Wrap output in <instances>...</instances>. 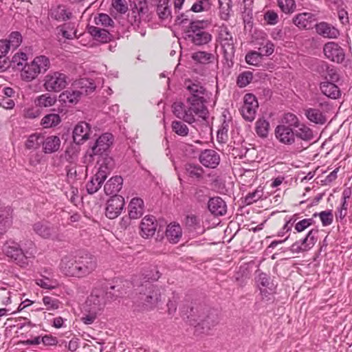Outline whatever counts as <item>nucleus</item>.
Here are the masks:
<instances>
[{
  "label": "nucleus",
  "mask_w": 352,
  "mask_h": 352,
  "mask_svg": "<svg viewBox=\"0 0 352 352\" xmlns=\"http://www.w3.org/2000/svg\"><path fill=\"white\" fill-rule=\"evenodd\" d=\"M258 103L256 98L252 94H246L243 98V104L241 107V114L244 119L252 121L255 118Z\"/></svg>",
  "instance_id": "ddd939ff"
},
{
  "label": "nucleus",
  "mask_w": 352,
  "mask_h": 352,
  "mask_svg": "<svg viewBox=\"0 0 352 352\" xmlns=\"http://www.w3.org/2000/svg\"><path fill=\"white\" fill-rule=\"evenodd\" d=\"M28 60V56L24 52L15 54L12 58V63L17 69L21 70V67L24 66V63Z\"/></svg>",
  "instance_id": "864d4df0"
},
{
  "label": "nucleus",
  "mask_w": 352,
  "mask_h": 352,
  "mask_svg": "<svg viewBox=\"0 0 352 352\" xmlns=\"http://www.w3.org/2000/svg\"><path fill=\"white\" fill-rule=\"evenodd\" d=\"M3 251L7 256L14 259L18 263H24V259L34 256L36 250L34 244L29 242L28 249H23L21 245L14 241H9L3 246Z\"/></svg>",
  "instance_id": "20e7f679"
},
{
  "label": "nucleus",
  "mask_w": 352,
  "mask_h": 352,
  "mask_svg": "<svg viewBox=\"0 0 352 352\" xmlns=\"http://www.w3.org/2000/svg\"><path fill=\"white\" fill-rule=\"evenodd\" d=\"M22 41V36L18 32H13L9 36V39L7 42H9L10 47L12 49H16Z\"/></svg>",
  "instance_id": "680f3d73"
},
{
  "label": "nucleus",
  "mask_w": 352,
  "mask_h": 352,
  "mask_svg": "<svg viewBox=\"0 0 352 352\" xmlns=\"http://www.w3.org/2000/svg\"><path fill=\"white\" fill-rule=\"evenodd\" d=\"M138 300L144 309H154L161 300L160 289L148 281H145L138 288Z\"/></svg>",
  "instance_id": "7ed1b4c3"
},
{
  "label": "nucleus",
  "mask_w": 352,
  "mask_h": 352,
  "mask_svg": "<svg viewBox=\"0 0 352 352\" xmlns=\"http://www.w3.org/2000/svg\"><path fill=\"white\" fill-rule=\"evenodd\" d=\"M188 175L193 178H201L203 175V169L201 166L194 164H188L186 166Z\"/></svg>",
  "instance_id": "13d9d810"
},
{
  "label": "nucleus",
  "mask_w": 352,
  "mask_h": 352,
  "mask_svg": "<svg viewBox=\"0 0 352 352\" xmlns=\"http://www.w3.org/2000/svg\"><path fill=\"white\" fill-rule=\"evenodd\" d=\"M50 67V59L43 55L36 56L29 63H25L21 69V78L25 82L36 79L41 73H44Z\"/></svg>",
  "instance_id": "f03ea898"
},
{
  "label": "nucleus",
  "mask_w": 352,
  "mask_h": 352,
  "mask_svg": "<svg viewBox=\"0 0 352 352\" xmlns=\"http://www.w3.org/2000/svg\"><path fill=\"white\" fill-rule=\"evenodd\" d=\"M61 122L60 117L56 113L45 115L41 121V125L45 129L56 126Z\"/></svg>",
  "instance_id": "58836bf2"
},
{
  "label": "nucleus",
  "mask_w": 352,
  "mask_h": 352,
  "mask_svg": "<svg viewBox=\"0 0 352 352\" xmlns=\"http://www.w3.org/2000/svg\"><path fill=\"white\" fill-rule=\"evenodd\" d=\"M77 256L66 255L63 256L59 264L60 272L66 276L76 277Z\"/></svg>",
  "instance_id": "a211bd4d"
},
{
  "label": "nucleus",
  "mask_w": 352,
  "mask_h": 352,
  "mask_svg": "<svg viewBox=\"0 0 352 352\" xmlns=\"http://www.w3.org/2000/svg\"><path fill=\"white\" fill-rule=\"evenodd\" d=\"M60 140L56 135H50L42 140L43 151L46 154H50L58 151Z\"/></svg>",
  "instance_id": "c756f323"
},
{
  "label": "nucleus",
  "mask_w": 352,
  "mask_h": 352,
  "mask_svg": "<svg viewBox=\"0 0 352 352\" xmlns=\"http://www.w3.org/2000/svg\"><path fill=\"white\" fill-rule=\"evenodd\" d=\"M148 6L146 3L139 2L131 9L129 15V21L133 26L142 25V22L146 23L147 18Z\"/></svg>",
  "instance_id": "2eb2a0df"
},
{
  "label": "nucleus",
  "mask_w": 352,
  "mask_h": 352,
  "mask_svg": "<svg viewBox=\"0 0 352 352\" xmlns=\"http://www.w3.org/2000/svg\"><path fill=\"white\" fill-rule=\"evenodd\" d=\"M172 129L175 133L180 136H186L188 133V126L181 121H173Z\"/></svg>",
  "instance_id": "5fc2aeb1"
},
{
  "label": "nucleus",
  "mask_w": 352,
  "mask_h": 352,
  "mask_svg": "<svg viewBox=\"0 0 352 352\" xmlns=\"http://www.w3.org/2000/svg\"><path fill=\"white\" fill-rule=\"evenodd\" d=\"M276 138L282 144L292 145L295 142V134L292 128L285 124L278 125L274 131Z\"/></svg>",
  "instance_id": "dca6fc26"
},
{
  "label": "nucleus",
  "mask_w": 352,
  "mask_h": 352,
  "mask_svg": "<svg viewBox=\"0 0 352 352\" xmlns=\"http://www.w3.org/2000/svg\"><path fill=\"white\" fill-rule=\"evenodd\" d=\"M68 76L60 72H50L43 79V87L49 92H60L68 85Z\"/></svg>",
  "instance_id": "423d86ee"
},
{
  "label": "nucleus",
  "mask_w": 352,
  "mask_h": 352,
  "mask_svg": "<svg viewBox=\"0 0 352 352\" xmlns=\"http://www.w3.org/2000/svg\"><path fill=\"white\" fill-rule=\"evenodd\" d=\"M200 322L203 327L210 329L211 327L216 326L219 322V316L216 311H211L207 316H201L200 318Z\"/></svg>",
  "instance_id": "a19ab883"
},
{
  "label": "nucleus",
  "mask_w": 352,
  "mask_h": 352,
  "mask_svg": "<svg viewBox=\"0 0 352 352\" xmlns=\"http://www.w3.org/2000/svg\"><path fill=\"white\" fill-rule=\"evenodd\" d=\"M208 208L214 216H222L227 211L226 202L219 197L210 198L208 202Z\"/></svg>",
  "instance_id": "5701e85b"
},
{
  "label": "nucleus",
  "mask_w": 352,
  "mask_h": 352,
  "mask_svg": "<svg viewBox=\"0 0 352 352\" xmlns=\"http://www.w3.org/2000/svg\"><path fill=\"white\" fill-rule=\"evenodd\" d=\"M318 232L317 229L309 230L305 238L296 241L292 245L290 251L294 254H298L311 250L317 242L316 235Z\"/></svg>",
  "instance_id": "9d476101"
},
{
  "label": "nucleus",
  "mask_w": 352,
  "mask_h": 352,
  "mask_svg": "<svg viewBox=\"0 0 352 352\" xmlns=\"http://www.w3.org/2000/svg\"><path fill=\"white\" fill-rule=\"evenodd\" d=\"M192 58L197 63L208 64L214 60V56L211 53L199 51L192 54Z\"/></svg>",
  "instance_id": "79ce46f5"
},
{
  "label": "nucleus",
  "mask_w": 352,
  "mask_h": 352,
  "mask_svg": "<svg viewBox=\"0 0 352 352\" xmlns=\"http://www.w3.org/2000/svg\"><path fill=\"white\" fill-rule=\"evenodd\" d=\"M252 74L250 72H245L240 74L237 79V85L240 87L247 86L252 80Z\"/></svg>",
  "instance_id": "0e129e2a"
},
{
  "label": "nucleus",
  "mask_w": 352,
  "mask_h": 352,
  "mask_svg": "<svg viewBox=\"0 0 352 352\" xmlns=\"http://www.w3.org/2000/svg\"><path fill=\"white\" fill-rule=\"evenodd\" d=\"M123 179L120 176H114L110 178L104 186V191L107 195H117L116 194L122 187Z\"/></svg>",
  "instance_id": "cd10ccee"
},
{
  "label": "nucleus",
  "mask_w": 352,
  "mask_h": 352,
  "mask_svg": "<svg viewBox=\"0 0 352 352\" xmlns=\"http://www.w3.org/2000/svg\"><path fill=\"white\" fill-rule=\"evenodd\" d=\"M219 40L223 50L225 58L228 59L232 57L234 54V41L232 35L227 27L221 26L220 28Z\"/></svg>",
  "instance_id": "f8f14e48"
},
{
  "label": "nucleus",
  "mask_w": 352,
  "mask_h": 352,
  "mask_svg": "<svg viewBox=\"0 0 352 352\" xmlns=\"http://www.w3.org/2000/svg\"><path fill=\"white\" fill-rule=\"evenodd\" d=\"M305 114L310 122L316 124L322 125L327 122L325 114L318 109L309 108L305 110Z\"/></svg>",
  "instance_id": "2f4dec72"
},
{
  "label": "nucleus",
  "mask_w": 352,
  "mask_h": 352,
  "mask_svg": "<svg viewBox=\"0 0 352 352\" xmlns=\"http://www.w3.org/2000/svg\"><path fill=\"white\" fill-rule=\"evenodd\" d=\"M199 161L203 166L214 168L219 164L220 156L214 150L206 149L201 153Z\"/></svg>",
  "instance_id": "6ab92c4d"
},
{
  "label": "nucleus",
  "mask_w": 352,
  "mask_h": 352,
  "mask_svg": "<svg viewBox=\"0 0 352 352\" xmlns=\"http://www.w3.org/2000/svg\"><path fill=\"white\" fill-rule=\"evenodd\" d=\"M182 236V230L179 223H170L166 230V237L171 243H177Z\"/></svg>",
  "instance_id": "c85d7f7f"
},
{
  "label": "nucleus",
  "mask_w": 352,
  "mask_h": 352,
  "mask_svg": "<svg viewBox=\"0 0 352 352\" xmlns=\"http://www.w3.org/2000/svg\"><path fill=\"white\" fill-rule=\"evenodd\" d=\"M157 222L153 216L144 217L140 223L141 235L144 238L153 236L156 231Z\"/></svg>",
  "instance_id": "412c9836"
},
{
  "label": "nucleus",
  "mask_w": 352,
  "mask_h": 352,
  "mask_svg": "<svg viewBox=\"0 0 352 352\" xmlns=\"http://www.w3.org/2000/svg\"><path fill=\"white\" fill-rule=\"evenodd\" d=\"M316 32L327 38H336L340 35L339 30L326 22H320L316 25Z\"/></svg>",
  "instance_id": "a878e982"
},
{
  "label": "nucleus",
  "mask_w": 352,
  "mask_h": 352,
  "mask_svg": "<svg viewBox=\"0 0 352 352\" xmlns=\"http://www.w3.org/2000/svg\"><path fill=\"white\" fill-rule=\"evenodd\" d=\"M124 206V199L120 195L112 196L106 204L105 215L110 219L118 217L122 212Z\"/></svg>",
  "instance_id": "4468645a"
},
{
  "label": "nucleus",
  "mask_w": 352,
  "mask_h": 352,
  "mask_svg": "<svg viewBox=\"0 0 352 352\" xmlns=\"http://www.w3.org/2000/svg\"><path fill=\"white\" fill-rule=\"evenodd\" d=\"M316 72L327 80L337 81L339 78L336 69L324 61H320L318 63Z\"/></svg>",
  "instance_id": "4be33fe9"
},
{
  "label": "nucleus",
  "mask_w": 352,
  "mask_h": 352,
  "mask_svg": "<svg viewBox=\"0 0 352 352\" xmlns=\"http://www.w3.org/2000/svg\"><path fill=\"white\" fill-rule=\"evenodd\" d=\"M62 35L67 39L75 38L76 36V31L74 29V25L65 24L62 29Z\"/></svg>",
  "instance_id": "774afa93"
},
{
  "label": "nucleus",
  "mask_w": 352,
  "mask_h": 352,
  "mask_svg": "<svg viewBox=\"0 0 352 352\" xmlns=\"http://www.w3.org/2000/svg\"><path fill=\"white\" fill-rule=\"evenodd\" d=\"M98 164V169L96 174L100 175V177L106 179L113 168L114 163L113 159L108 155L100 157Z\"/></svg>",
  "instance_id": "bb28decb"
},
{
  "label": "nucleus",
  "mask_w": 352,
  "mask_h": 352,
  "mask_svg": "<svg viewBox=\"0 0 352 352\" xmlns=\"http://www.w3.org/2000/svg\"><path fill=\"white\" fill-rule=\"evenodd\" d=\"M84 168L80 166L72 165L67 168V176L69 179H80L83 175Z\"/></svg>",
  "instance_id": "09e8293b"
},
{
  "label": "nucleus",
  "mask_w": 352,
  "mask_h": 352,
  "mask_svg": "<svg viewBox=\"0 0 352 352\" xmlns=\"http://www.w3.org/2000/svg\"><path fill=\"white\" fill-rule=\"evenodd\" d=\"M112 6L120 14H124L128 11L126 0H112Z\"/></svg>",
  "instance_id": "338daca9"
},
{
  "label": "nucleus",
  "mask_w": 352,
  "mask_h": 352,
  "mask_svg": "<svg viewBox=\"0 0 352 352\" xmlns=\"http://www.w3.org/2000/svg\"><path fill=\"white\" fill-rule=\"evenodd\" d=\"M38 107H27L23 110V116L25 118L28 119H34L38 117L41 112L40 109L38 108Z\"/></svg>",
  "instance_id": "69168bd1"
},
{
  "label": "nucleus",
  "mask_w": 352,
  "mask_h": 352,
  "mask_svg": "<svg viewBox=\"0 0 352 352\" xmlns=\"http://www.w3.org/2000/svg\"><path fill=\"white\" fill-rule=\"evenodd\" d=\"M320 88L324 95L332 99L338 98L341 94L339 87L329 81L321 82Z\"/></svg>",
  "instance_id": "72a5a7b5"
},
{
  "label": "nucleus",
  "mask_w": 352,
  "mask_h": 352,
  "mask_svg": "<svg viewBox=\"0 0 352 352\" xmlns=\"http://www.w3.org/2000/svg\"><path fill=\"white\" fill-rule=\"evenodd\" d=\"M315 21V15L311 12H302L293 18V23L300 29H309Z\"/></svg>",
  "instance_id": "393cba45"
},
{
  "label": "nucleus",
  "mask_w": 352,
  "mask_h": 352,
  "mask_svg": "<svg viewBox=\"0 0 352 352\" xmlns=\"http://www.w3.org/2000/svg\"><path fill=\"white\" fill-rule=\"evenodd\" d=\"M89 32L96 40L101 43H108L112 38L111 34L107 30L98 27H89Z\"/></svg>",
  "instance_id": "f704fd0d"
},
{
  "label": "nucleus",
  "mask_w": 352,
  "mask_h": 352,
  "mask_svg": "<svg viewBox=\"0 0 352 352\" xmlns=\"http://www.w3.org/2000/svg\"><path fill=\"white\" fill-rule=\"evenodd\" d=\"M113 137L111 133H105L101 135L96 141L95 144L89 149L85 157L84 163L89 164L94 162V157L98 155L103 157L107 155V151L112 145Z\"/></svg>",
  "instance_id": "39448f33"
},
{
  "label": "nucleus",
  "mask_w": 352,
  "mask_h": 352,
  "mask_svg": "<svg viewBox=\"0 0 352 352\" xmlns=\"http://www.w3.org/2000/svg\"><path fill=\"white\" fill-rule=\"evenodd\" d=\"M185 88L186 104L175 102L173 104V113L188 124L206 120L208 117V110L206 105L208 98V91L201 83L190 80L185 82Z\"/></svg>",
  "instance_id": "f257e3e1"
},
{
  "label": "nucleus",
  "mask_w": 352,
  "mask_h": 352,
  "mask_svg": "<svg viewBox=\"0 0 352 352\" xmlns=\"http://www.w3.org/2000/svg\"><path fill=\"white\" fill-rule=\"evenodd\" d=\"M261 60V55L257 52H251L246 54L245 61L248 64L256 66L258 65Z\"/></svg>",
  "instance_id": "e2e57ef3"
},
{
  "label": "nucleus",
  "mask_w": 352,
  "mask_h": 352,
  "mask_svg": "<svg viewBox=\"0 0 352 352\" xmlns=\"http://www.w3.org/2000/svg\"><path fill=\"white\" fill-rule=\"evenodd\" d=\"M82 92L80 91L67 90L62 92L58 98L60 102L66 104H76L80 99Z\"/></svg>",
  "instance_id": "473e14b6"
},
{
  "label": "nucleus",
  "mask_w": 352,
  "mask_h": 352,
  "mask_svg": "<svg viewBox=\"0 0 352 352\" xmlns=\"http://www.w3.org/2000/svg\"><path fill=\"white\" fill-rule=\"evenodd\" d=\"M282 124H285L289 127H296L300 123L298 118L294 113H285L282 118Z\"/></svg>",
  "instance_id": "603ef678"
},
{
  "label": "nucleus",
  "mask_w": 352,
  "mask_h": 352,
  "mask_svg": "<svg viewBox=\"0 0 352 352\" xmlns=\"http://www.w3.org/2000/svg\"><path fill=\"white\" fill-rule=\"evenodd\" d=\"M255 130L257 135L261 138H265L269 133L270 124L264 119H258L255 124Z\"/></svg>",
  "instance_id": "c03bdc74"
},
{
  "label": "nucleus",
  "mask_w": 352,
  "mask_h": 352,
  "mask_svg": "<svg viewBox=\"0 0 352 352\" xmlns=\"http://www.w3.org/2000/svg\"><path fill=\"white\" fill-rule=\"evenodd\" d=\"M43 137L39 133H33L30 135L26 142H25V148L27 149H36L39 147L40 144L42 143Z\"/></svg>",
  "instance_id": "de8ad7c7"
},
{
  "label": "nucleus",
  "mask_w": 352,
  "mask_h": 352,
  "mask_svg": "<svg viewBox=\"0 0 352 352\" xmlns=\"http://www.w3.org/2000/svg\"><path fill=\"white\" fill-rule=\"evenodd\" d=\"M34 232L43 239L54 238L57 234V229L47 221H40L32 226Z\"/></svg>",
  "instance_id": "f3484780"
},
{
  "label": "nucleus",
  "mask_w": 352,
  "mask_h": 352,
  "mask_svg": "<svg viewBox=\"0 0 352 352\" xmlns=\"http://www.w3.org/2000/svg\"><path fill=\"white\" fill-rule=\"evenodd\" d=\"M12 210L0 206V231L8 228L12 223Z\"/></svg>",
  "instance_id": "4c0bfd02"
},
{
  "label": "nucleus",
  "mask_w": 352,
  "mask_h": 352,
  "mask_svg": "<svg viewBox=\"0 0 352 352\" xmlns=\"http://www.w3.org/2000/svg\"><path fill=\"white\" fill-rule=\"evenodd\" d=\"M90 126L85 122H80L77 124L73 131L74 141L77 144H83L89 138Z\"/></svg>",
  "instance_id": "aec40b11"
},
{
  "label": "nucleus",
  "mask_w": 352,
  "mask_h": 352,
  "mask_svg": "<svg viewBox=\"0 0 352 352\" xmlns=\"http://www.w3.org/2000/svg\"><path fill=\"white\" fill-rule=\"evenodd\" d=\"M99 313L100 312L96 310L89 309L85 306L81 320L85 324H91L96 320Z\"/></svg>",
  "instance_id": "49530a36"
},
{
  "label": "nucleus",
  "mask_w": 352,
  "mask_h": 352,
  "mask_svg": "<svg viewBox=\"0 0 352 352\" xmlns=\"http://www.w3.org/2000/svg\"><path fill=\"white\" fill-rule=\"evenodd\" d=\"M278 5L285 14L294 12L296 7L294 0H278Z\"/></svg>",
  "instance_id": "8fccbe9b"
},
{
  "label": "nucleus",
  "mask_w": 352,
  "mask_h": 352,
  "mask_svg": "<svg viewBox=\"0 0 352 352\" xmlns=\"http://www.w3.org/2000/svg\"><path fill=\"white\" fill-rule=\"evenodd\" d=\"M76 277L83 278L91 274L97 267V260L91 254L77 256Z\"/></svg>",
  "instance_id": "1a4fd4ad"
},
{
  "label": "nucleus",
  "mask_w": 352,
  "mask_h": 352,
  "mask_svg": "<svg viewBox=\"0 0 352 352\" xmlns=\"http://www.w3.org/2000/svg\"><path fill=\"white\" fill-rule=\"evenodd\" d=\"M36 284L43 289H52L57 287L58 283L56 280L50 279L46 277L37 278L36 280Z\"/></svg>",
  "instance_id": "4d7b16f0"
},
{
  "label": "nucleus",
  "mask_w": 352,
  "mask_h": 352,
  "mask_svg": "<svg viewBox=\"0 0 352 352\" xmlns=\"http://www.w3.org/2000/svg\"><path fill=\"white\" fill-rule=\"evenodd\" d=\"M109 297L112 298L111 292H105L102 289H95L88 297L85 306L100 312L104 307Z\"/></svg>",
  "instance_id": "6e6552de"
},
{
  "label": "nucleus",
  "mask_w": 352,
  "mask_h": 352,
  "mask_svg": "<svg viewBox=\"0 0 352 352\" xmlns=\"http://www.w3.org/2000/svg\"><path fill=\"white\" fill-rule=\"evenodd\" d=\"M209 8L210 3L208 0H197L193 3L190 10L194 12H200Z\"/></svg>",
  "instance_id": "052dcab7"
},
{
  "label": "nucleus",
  "mask_w": 352,
  "mask_h": 352,
  "mask_svg": "<svg viewBox=\"0 0 352 352\" xmlns=\"http://www.w3.org/2000/svg\"><path fill=\"white\" fill-rule=\"evenodd\" d=\"M104 179L95 174L94 177L87 182L86 188L89 194H94L102 186V184L104 182Z\"/></svg>",
  "instance_id": "ea45409f"
},
{
  "label": "nucleus",
  "mask_w": 352,
  "mask_h": 352,
  "mask_svg": "<svg viewBox=\"0 0 352 352\" xmlns=\"http://www.w3.org/2000/svg\"><path fill=\"white\" fill-rule=\"evenodd\" d=\"M295 128V138L296 137L307 142L314 138L313 131L305 124L300 122Z\"/></svg>",
  "instance_id": "e433bc0d"
},
{
  "label": "nucleus",
  "mask_w": 352,
  "mask_h": 352,
  "mask_svg": "<svg viewBox=\"0 0 352 352\" xmlns=\"http://www.w3.org/2000/svg\"><path fill=\"white\" fill-rule=\"evenodd\" d=\"M317 215L320 217V219L324 226H329L333 222V217L332 212L331 210L322 211L318 214L315 213L314 214V217H316Z\"/></svg>",
  "instance_id": "bf43d9fd"
},
{
  "label": "nucleus",
  "mask_w": 352,
  "mask_h": 352,
  "mask_svg": "<svg viewBox=\"0 0 352 352\" xmlns=\"http://www.w3.org/2000/svg\"><path fill=\"white\" fill-rule=\"evenodd\" d=\"M43 302L45 306V309L47 311H54L59 308L60 301L52 296H44L43 298Z\"/></svg>",
  "instance_id": "3c124183"
},
{
  "label": "nucleus",
  "mask_w": 352,
  "mask_h": 352,
  "mask_svg": "<svg viewBox=\"0 0 352 352\" xmlns=\"http://www.w3.org/2000/svg\"><path fill=\"white\" fill-rule=\"evenodd\" d=\"M95 23L98 25H102L104 27L112 26L113 24V21L112 19L107 14H99L97 16L94 18Z\"/></svg>",
  "instance_id": "6e6d98bb"
},
{
  "label": "nucleus",
  "mask_w": 352,
  "mask_h": 352,
  "mask_svg": "<svg viewBox=\"0 0 352 352\" xmlns=\"http://www.w3.org/2000/svg\"><path fill=\"white\" fill-rule=\"evenodd\" d=\"M129 215L131 219H138L144 212V202L140 198H133L129 205Z\"/></svg>",
  "instance_id": "7c9ffc66"
},
{
  "label": "nucleus",
  "mask_w": 352,
  "mask_h": 352,
  "mask_svg": "<svg viewBox=\"0 0 352 352\" xmlns=\"http://www.w3.org/2000/svg\"><path fill=\"white\" fill-rule=\"evenodd\" d=\"M323 53L327 59L336 63H342L345 60L344 49L335 42H328L324 44Z\"/></svg>",
  "instance_id": "9b49d317"
},
{
  "label": "nucleus",
  "mask_w": 352,
  "mask_h": 352,
  "mask_svg": "<svg viewBox=\"0 0 352 352\" xmlns=\"http://www.w3.org/2000/svg\"><path fill=\"white\" fill-rule=\"evenodd\" d=\"M263 188L259 186L253 192L248 193L245 196V202L247 205L252 204L261 199L263 197Z\"/></svg>",
  "instance_id": "37998d69"
},
{
  "label": "nucleus",
  "mask_w": 352,
  "mask_h": 352,
  "mask_svg": "<svg viewBox=\"0 0 352 352\" xmlns=\"http://www.w3.org/2000/svg\"><path fill=\"white\" fill-rule=\"evenodd\" d=\"M57 102V98L49 93L43 94L35 99L36 106L41 108H48L54 106Z\"/></svg>",
  "instance_id": "c9c22d12"
},
{
  "label": "nucleus",
  "mask_w": 352,
  "mask_h": 352,
  "mask_svg": "<svg viewBox=\"0 0 352 352\" xmlns=\"http://www.w3.org/2000/svg\"><path fill=\"white\" fill-rule=\"evenodd\" d=\"M156 13L162 23L165 25L170 23L172 19V14L168 0H160L157 6Z\"/></svg>",
  "instance_id": "b1692460"
},
{
  "label": "nucleus",
  "mask_w": 352,
  "mask_h": 352,
  "mask_svg": "<svg viewBox=\"0 0 352 352\" xmlns=\"http://www.w3.org/2000/svg\"><path fill=\"white\" fill-rule=\"evenodd\" d=\"M72 13L65 6H59L52 10V16L56 20L64 21L70 18Z\"/></svg>",
  "instance_id": "a18cd8bd"
},
{
  "label": "nucleus",
  "mask_w": 352,
  "mask_h": 352,
  "mask_svg": "<svg viewBox=\"0 0 352 352\" xmlns=\"http://www.w3.org/2000/svg\"><path fill=\"white\" fill-rule=\"evenodd\" d=\"M201 24V21L191 22L186 32V38L196 45L207 44L212 38L211 34L204 30Z\"/></svg>",
  "instance_id": "0eeeda50"
}]
</instances>
